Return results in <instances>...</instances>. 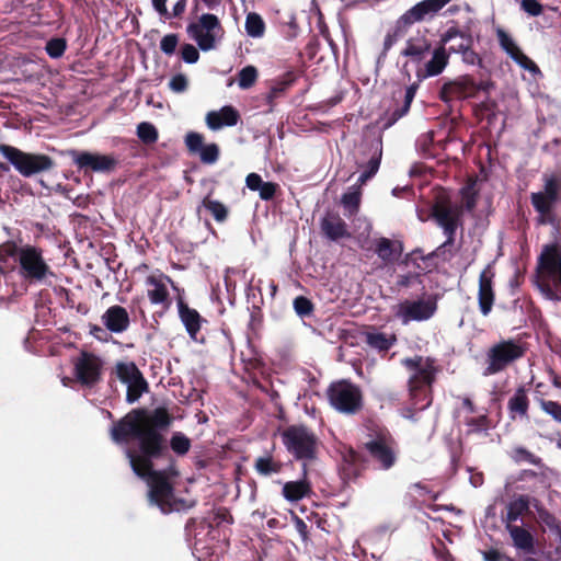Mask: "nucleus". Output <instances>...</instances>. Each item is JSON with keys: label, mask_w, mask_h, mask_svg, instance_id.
<instances>
[{"label": "nucleus", "mask_w": 561, "mask_h": 561, "mask_svg": "<svg viewBox=\"0 0 561 561\" xmlns=\"http://www.w3.org/2000/svg\"><path fill=\"white\" fill-rule=\"evenodd\" d=\"M520 7L530 16H538L543 11L542 4L537 0H522Z\"/></svg>", "instance_id": "obj_64"}, {"label": "nucleus", "mask_w": 561, "mask_h": 561, "mask_svg": "<svg viewBox=\"0 0 561 561\" xmlns=\"http://www.w3.org/2000/svg\"><path fill=\"white\" fill-rule=\"evenodd\" d=\"M257 77L259 72L254 66H245L238 73V84L243 90L250 89L255 84Z\"/></svg>", "instance_id": "obj_47"}, {"label": "nucleus", "mask_w": 561, "mask_h": 561, "mask_svg": "<svg viewBox=\"0 0 561 561\" xmlns=\"http://www.w3.org/2000/svg\"><path fill=\"white\" fill-rule=\"evenodd\" d=\"M431 53V59L416 70L419 81L440 75L448 65L450 51L440 42L439 46L435 47Z\"/></svg>", "instance_id": "obj_23"}, {"label": "nucleus", "mask_w": 561, "mask_h": 561, "mask_svg": "<svg viewBox=\"0 0 561 561\" xmlns=\"http://www.w3.org/2000/svg\"><path fill=\"white\" fill-rule=\"evenodd\" d=\"M296 80L297 75L293 70H289L283 76L271 81L270 91L265 98V102L268 105V112H273L276 105V100L284 98Z\"/></svg>", "instance_id": "obj_27"}, {"label": "nucleus", "mask_w": 561, "mask_h": 561, "mask_svg": "<svg viewBox=\"0 0 561 561\" xmlns=\"http://www.w3.org/2000/svg\"><path fill=\"white\" fill-rule=\"evenodd\" d=\"M172 423V416L165 408L153 411L134 409L116 422L111 428V437L117 443L135 440L126 450L133 471L149 485L150 502L163 513L173 507V485L169 476H176L175 459L169 453L164 432Z\"/></svg>", "instance_id": "obj_1"}, {"label": "nucleus", "mask_w": 561, "mask_h": 561, "mask_svg": "<svg viewBox=\"0 0 561 561\" xmlns=\"http://www.w3.org/2000/svg\"><path fill=\"white\" fill-rule=\"evenodd\" d=\"M502 522L506 526L520 522L522 526H556V518L542 505V503L530 494H513L501 513Z\"/></svg>", "instance_id": "obj_2"}, {"label": "nucleus", "mask_w": 561, "mask_h": 561, "mask_svg": "<svg viewBox=\"0 0 561 561\" xmlns=\"http://www.w3.org/2000/svg\"><path fill=\"white\" fill-rule=\"evenodd\" d=\"M179 316L184 324L186 332L190 337L195 342H204V339H198L202 322H206L205 319L198 313L196 309L188 307L183 300H179Z\"/></svg>", "instance_id": "obj_28"}, {"label": "nucleus", "mask_w": 561, "mask_h": 561, "mask_svg": "<svg viewBox=\"0 0 561 561\" xmlns=\"http://www.w3.org/2000/svg\"><path fill=\"white\" fill-rule=\"evenodd\" d=\"M403 252V243L399 240H390L381 237L376 240L375 253L386 264L397 262Z\"/></svg>", "instance_id": "obj_30"}, {"label": "nucleus", "mask_w": 561, "mask_h": 561, "mask_svg": "<svg viewBox=\"0 0 561 561\" xmlns=\"http://www.w3.org/2000/svg\"><path fill=\"white\" fill-rule=\"evenodd\" d=\"M279 185L274 182H263L259 192L260 198L263 201H271L275 197L276 192L278 191Z\"/></svg>", "instance_id": "obj_62"}, {"label": "nucleus", "mask_w": 561, "mask_h": 561, "mask_svg": "<svg viewBox=\"0 0 561 561\" xmlns=\"http://www.w3.org/2000/svg\"><path fill=\"white\" fill-rule=\"evenodd\" d=\"M529 399L524 386L518 387L507 402L508 414L512 420L528 417Z\"/></svg>", "instance_id": "obj_32"}, {"label": "nucleus", "mask_w": 561, "mask_h": 561, "mask_svg": "<svg viewBox=\"0 0 561 561\" xmlns=\"http://www.w3.org/2000/svg\"><path fill=\"white\" fill-rule=\"evenodd\" d=\"M154 11L167 20L182 18L187 0H151Z\"/></svg>", "instance_id": "obj_33"}, {"label": "nucleus", "mask_w": 561, "mask_h": 561, "mask_svg": "<svg viewBox=\"0 0 561 561\" xmlns=\"http://www.w3.org/2000/svg\"><path fill=\"white\" fill-rule=\"evenodd\" d=\"M191 439L182 432H175L168 442V448L178 456H185L191 449Z\"/></svg>", "instance_id": "obj_45"}, {"label": "nucleus", "mask_w": 561, "mask_h": 561, "mask_svg": "<svg viewBox=\"0 0 561 561\" xmlns=\"http://www.w3.org/2000/svg\"><path fill=\"white\" fill-rule=\"evenodd\" d=\"M0 153L24 178H32L55 168L54 159L45 153L26 152L14 146L1 144Z\"/></svg>", "instance_id": "obj_7"}, {"label": "nucleus", "mask_w": 561, "mask_h": 561, "mask_svg": "<svg viewBox=\"0 0 561 561\" xmlns=\"http://www.w3.org/2000/svg\"><path fill=\"white\" fill-rule=\"evenodd\" d=\"M239 119V112L230 105H226L219 111H210L206 115V124L213 130H218L224 126H236Z\"/></svg>", "instance_id": "obj_29"}, {"label": "nucleus", "mask_w": 561, "mask_h": 561, "mask_svg": "<svg viewBox=\"0 0 561 561\" xmlns=\"http://www.w3.org/2000/svg\"><path fill=\"white\" fill-rule=\"evenodd\" d=\"M432 218L443 229L446 240L426 256L428 260L439 257L446 248L455 244L456 231L462 225V206L453 204L447 196L438 197L432 206Z\"/></svg>", "instance_id": "obj_4"}, {"label": "nucleus", "mask_w": 561, "mask_h": 561, "mask_svg": "<svg viewBox=\"0 0 561 561\" xmlns=\"http://www.w3.org/2000/svg\"><path fill=\"white\" fill-rule=\"evenodd\" d=\"M466 41V46H449V51L461 54V59L467 65H481L482 58L472 48L473 38H467Z\"/></svg>", "instance_id": "obj_43"}, {"label": "nucleus", "mask_w": 561, "mask_h": 561, "mask_svg": "<svg viewBox=\"0 0 561 561\" xmlns=\"http://www.w3.org/2000/svg\"><path fill=\"white\" fill-rule=\"evenodd\" d=\"M181 58L186 64H195L199 59L198 49L192 44H183L181 47Z\"/></svg>", "instance_id": "obj_61"}, {"label": "nucleus", "mask_w": 561, "mask_h": 561, "mask_svg": "<svg viewBox=\"0 0 561 561\" xmlns=\"http://www.w3.org/2000/svg\"><path fill=\"white\" fill-rule=\"evenodd\" d=\"M408 390L411 407L407 409L408 414H404V416L412 417L415 412L423 411L432 404V388L419 386L415 393L411 391V388H408Z\"/></svg>", "instance_id": "obj_35"}, {"label": "nucleus", "mask_w": 561, "mask_h": 561, "mask_svg": "<svg viewBox=\"0 0 561 561\" xmlns=\"http://www.w3.org/2000/svg\"><path fill=\"white\" fill-rule=\"evenodd\" d=\"M369 456L379 463L383 470L390 469L396 462V455L388 444V433L380 431L375 438L364 444Z\"/></svg>", "instance_id": "obj_20"}, {"label": "nucleus", "mask_w": 561, "mask_h": 561, "mask_svg": "<svg viewBox=\"0 0 561 561\" xmlns=\"http://www.w3.org/2000/svg\"><path fill=\"white\" fill-rule=\"evenodd\" d=\"M112 375L127 385L126 401L128 403L138 401L149 389L147 380L134 362H117Z\"/></svg>", "instance_id": "obj_13"}, {"label": "nucleus", "mask_w": 561, "mask_h": 561, "mask_svg": "<svg viewBox=\"0 0 561 561\" xmlns=\"http://www.w3.org/2000/svg\"><path fill=\"white\" fill-rule=\"evenodd\" d=\"M494 272L486 266L479 276L478 302L483 316H488L493 307L495 294L493 290Z\"/></svg>", "instance_id": "obj_24"}, {"label": "nucleus", "mask_w": 561, "mask_h": 561, "mask_svg": "<svg viewBox=\"0 0 561 561\" xmlns=\"http://www.w3.org/2000/svg\"><path fill=\"white\" fill-rule=\"evenodd\" d=\"M364 337L365 343L379 353H387L397 342L396 335L383 332H365Z\"/></svg>", "instance_id": "obj_39"}, {"label": "nucleus", "mask_w": 561, "mask_h": 561, "mask_svg": "<svg viewBox=\"0 0 561 561\" xmlns=\"http://www.w3.org/2000/svg\"><path fill=\"white\" fill-rule=\"evenodd\" d=\"M538 268L542 277L548 280L540 285L541 291L551 300H561L554 287H561V248L558 244H548L538 257Z\"/></svg>", "instance_id": "obj_10"}, {"label": "nucleus", "mask_w": 561, "mask_h": 561, "mask_svg": "<svg viewBox=\"0 0 561 561\" xmlns=\"http://www.w3.org/2000/svg\"><path fill=\"white\" fill-rule=\"evenodd\" d=\"M496 38L500 47L523 69L533 75L540 73L537 64L525 55L513 37L503 28H496Z\"/></svg>", "instance_id": "obj_21"}, {"label": "nucleus", "mask_w": 561, "mask_h": 561, "mask_svg": "<svg viewBox=\"0 0 561 561\" xmlns=\"http://www.w3.org/2000/svg\"><path fill=\"white\" fill-rule=\"evenodd\" d=\"M451 0H422L400 15L385 36L380 57H386L391 47L403 38L416 23L430 22Z\"/></svg>", "instance_id": "obj_3"}, {"label": "nucleus", "mask_w": 561, "mask_h": 561, "mask_svg": "<svg viewBox=\"0 0 561 561\" xmlns=\"http://www.w3.org/2000/svg\"><path fill=\"white\" fill-rule=\"evenodd\" d=\"M368 157L366 162H358V168L363 169L362 174L358 178L359 185L365 184L368 180H370L378 172L381 158H382V142L381 140L371 141L367 151L364 152Z\"/></svg>", "instance_id": "obj_25"}, {"label": "nucleus", "mask_w": 561, "mask_h": 561, "mask_svg": "<svg viewBox=\"0 0 561 561\" xmlns=\"http://www.w3.org/2000/svg\"><path fill=\"white\" fill-rule=\"evenodd\" d=\"M103 360L100 356L82 351L73 362V375L84 387L92 388L102 379Z\"/></svg>", "instance_id": "obj_18"}, {"label": "nucleus", "mask_w": 561, "mask_h": 561, "mask_svg": "<svg viewBox=\"0 0 561 561\" xmlns=\"http://www.w3.org/2000/svg\"><path fill=\"white\" fill-rule=\"evenodd\" d=\"M302 471H304V479H301L299 481H289L284 484L283 495L286 500L296 502V501L304 499L311 492L310 483L306 479V476H307V465L306 463H304Z\"/></svg>", "instance_id": "obj_34"}, {"label": "nucleus", "mask_w": 561, "mask_h": 561, "mask_svg": "<svg viewBox=\"0 0 561 561\" xmlns=\"http://www.w3.org/2000/svg\"><path fill=\"white\" fill-rule=\"evenodd\" d=\"M101 320L107 331L116 334L127 331L130 325L129 313L119 305L108 307L102 314Z\"/></svg>", "instance_id": "obj_26"}, {"label": "nucleus", "mask_w": 561, "mask_h": 561, "mask_svg": "<svg viewBox=\"0 0 561 561\" xmlns=\"http://www.w3.org/2000/svg\"><path fill=\"white\" fill-rule=\"evenodd\" d=\"M137 136L145 145H152L158 140L159 134L154 125L142 122L137 126Z\"/></svg>", "instance_id": "obj_48"}, {"label": "nucleus", "mask_w": 561, "mask_h": 561, "mask_svg": "<svg viewBox=\"0 0 561 561\" xmlns=\"http://www.w3.org/2000/svg\"><path fill=\"white\" fill-rule=\"evenodd\" d=\"M321 231L331 241L351 238L347 224L339 215H328L321 220Z\"/></svg>", "instance_id": "obj_31"}, {"label": "nucleus", "mask_w": 561, "mask_h": 561, "mask_svg": "<svg viewBox=\"0 0 561 561\" xmlns=\"http://www.w3.org/2000/svg\"><path fill=\"white\" fill-rule=\"evenodd\" d=\"M427 28L417 30L407 41L400 55L408 58L403 64L401 72L405 81H411V73L408 69L409 62L420 66L432 51V41L428 37Z\"/></svg>", "instance_id": "obj_14"}, {"label": "nucleus", "mask_w": 561, "mask_h": 561, "mask_svg": "<svg viewBox=\"0 0 561 561\" xmlns=\"http://www.w3.org/2000/svg\"><path fill=\"white\" fill-rule=\"evenodd\" d=\"M245 32L249 36L259 38L265 33V23L262 16L256 12H250L245 18Z\"/></svg>", "instance_id": "obj_44"}, {"label": "nucleus", "mask_w": 561, "mask_h": 561, "mask_svg": "<svg viewBox=\"0 0 561 561\" xmlns=\"http://www.w3.org/2000/svg\"><path fill=\"white\" fill-rule=\"evenodd\" d=\"M67 48V42L62 37L50 38L46 43L45 50L50 58H60Z\"/></svg>", "instance_id": "obj_49"}, {"label": "nucleus", "mask_w": 561, "mask_h": 561, "mask_svg": "<svg viewBox=\"0 0 561 561\" xmlns=\"http://www.w3.org/2000/svg\"><path fill=\"white\" fill-rule=\"evenodd\" d=\"M436 310L437 298L435 295H428L425 299L403 300L398 305L396 317L403 324H408L411 321L422 322L430 320Z\"/></svg>", "instance_id": "obj_17"}, {"label": "nucleus", "mask_w": 561, "mask_h": 561, "mask_svg": "<svg viewBox=\"0 0 561 561\" xmlns=\"http://www.w3.org/2000/svg\"><path fill=\"white\" fill-rule=\"evenodd\" d=\"M283 444L298 460L311 461L317 458L318 438L305 425H290L282 433Z\"/></svg>", "instance_id": "obj_9"}, {"label": "nucleus", "mask_w": 561, "mask_h": 561, "mask_svg": "<svg viewBox=\"0 0 561 561\" xmlns=\"http://www.w3.org/2000/svg\"><path fill=\"white\" fill-rule=\"evenodd\" d=\"M493 88L494 83L490 80L478 82L472 76L465 75L444 83L439 90V99L443 102H450L453 100L477 99L480 93H483L486 100L481 102L480 106L485 111H490L491 103L488 100L490 90Z\"/></svg>", "instance_id": "obj_6"}, {"label": "nucleus", "mask_w": 561, "mask_h": 561, "mask_svg": "<svg viewBox=\"0 0 561 561\" xmlns=\"http://www.w3.org/2000/svg\"><path fill=\"white\" fill-rule=\"evenodd\" d=\"M419 80L416 82L411 83L404 93V102L402 106L394 108L387 117V122L385 127L388 128L397 123L401 117H403L410 110L411 103L415 96V93L419 89Z\"/></svg>", "instance_id": "obj_38"}, {"label": "nucleus", "mask_w": 561, "mask_h": 561, "mask_svg": "<svg viewBox=\"0 0 561 561\" xmlns=\"http://www.w3.org/2000/svg\"><path fill=\"white\" fill-rule=\"evenodd\" d=\"M213 191H210L202 201V206L213 216L217 222H225L229 216L228 207L211 198Z\"/></svg>", "instance_id": "obj_40"}, {"label": "nucleus", "mask_w": 561, "mask_h": 561, "mask_svg": "<svg viewBox=\"0 0 561 561\" xmlns=\"http://www.w3.org/2000/svg\"><path fill=\"white\" fill-rule=\"evenodd\" d=\"M294 309H295V312L300 317V318H306V317H310L313 311H314V305L312 304V301L305 297V296H298L294 299Z\"/></svg>", "instance_id": "obj_50"}, {"label": "nucleus", "mask_w": 561, "mask_h": 561, "mask_svg": "<svg viewBox=\"0 0 561 561\" xmlns=\"http://www.w3.org/2000/svg\"><path fill=\"white\" fill-rule=\"evenodd\" d=\"M513 541V546L524 554H535V538L527 528H507Z\"/></svg>", "instance_id": "obj_36"}, {"label": "nucleus", "mask_w": 561, "mask_h": 561, "mask_svg": "<svg viewBox=\"0 0 561 561\" xmlns=\"http://www.w3.org/2000/svg\"><path fill=\"white\" fill-rule=\"evenodd\" d=\"M169 87L173 92H184L188 87L187 78L183 73H178L171 78Z\"/></svg>", "instance_id": "obj_63"}, {"label": "nucleus", "mask_w": 561, "mask_h": 561, "mask_svg": "<svg viewBox=\"0 0 561 561\" xmlns=\"http://www.w3.org/2000/svg\"><path fill=\"white\" fill-rule=\"evenodd\" d=\"M20 250L21 247H19L15 242H4L0 245V261L5 262L9 257H15V261H18Z\"/></svg>", "instance_id": "obj_59"}, {"label": "nucleus", "mask_w": 561, "mask_h": 561, "mask_svg": "<svg viewBox=\"0 0 561 561\" xmlns=\"http://www.w3.org/2000/svg\"><path fill=\"white\" fill-rule=\"evenodd\" d=\"M457 38L458 41L456 43H453L450 46H466V39L473 37L469 30H461L457 26H450L440 35L439 41L444 45V47H446V44L451 43Z\"/></svg>", "instance_id": "obj_42"}, {"label": "nucleus", "mask_w": 561, "mask_h": 561, "mask_svg": "<svg viewBox=\"0 0 561 561\" xmlns=\"http://www.w3.org/2000/svg\"><path fill=\"white\" fill-rule=\"evenodd\" d=\"M18 273L30 284L43 283L53 275L50 266L38 247L25 244L21 247L18 257Z\"/></svg>", "instance_id": "obj_12"}, {"label": "nucleus", "mask_w": 561, "mask_h": 561, "mask_svg": "<svg viewBox=\"0 0 561 561\" xmlns=\"http://www.w3.org/2000/svg\"><path fill=\"white\" fill-rule=\"evenodd\" d=\"M526 348L519 341L507 339L492 344L485 352L483 376H493L506 370L524 357Z\"/></svg>", "instance_id": "obj_8"}, {"label": "nucleus", "mask_w": 561, "mask_h": 561, "mask_svg": "<svg viewBox=\"0 0 561 561\" xmlns=\"http://www.w3.org/2000/svg\"><path fill=\"white\" fill-rule=\"evenodd\" d=\"M465 425L468 427L467 435L480 434L490 428V419L488 414H481L477 417L467 416L463 419Z\"/></svg>", "instance_id": "obj_46"}, {"label": "nucleus", "mask_w": 561, "mask_h": 561, "mask_svg": "<svg viewBox=\"0 0 561 561\" xmlns=\"http://www.w3.org/2000/svg\"><path fill=\"white\" fill-rule=\"evenodd\" d=\"M67 154L72 159L78 170L84 173L93 172H112L116 169L118 161L110 154L91 153L89 151H79L71 149Z\"/></svg>", "instance_id": "obj_19"}, {"label": "nucleus", "mask_w": 561, "mask_h": 561, "mask_svg": "<svg viewBox=\"0 0 561 561\" xmlns=\"http://www.w3.org/2000/svg\"><path fill=\"white\" fill-rule=\"evenodd\" d=\"M327 397L332 408L346 415H355L364 407L362 389L348 380L332 382Z\"/></svg>", "instance_id": "obj_11"}, {"label": "nucleus", "mask_w": 561, "mask_h": 561, "mask_svg": "<svg viewBox=\"0 0 561 561\" xmlns=\"http://www.w3.org/2000/svg\"><path fill=\"white\" fill-rule=\"evenodd\" d=\"M402 365L409 370H413V374L408 380V388H411L412 392L415 393L419 386L433 387L438 373V367L434 358L415 355L414 357L402 359Z\"/></svg>", "instance_id": "obj_15"}, {"label": "nucleus", "mask_w": 561, "mask_h": 561, "mask_svg": "<svg viewBox=\"0 0 561 561\" xmlns=\"http://www.w3.org/2000/svg\"><path fill=\"white\" fill-rule=\"evenodd\" d=\"M341 477L344 481L358 478L367 467V459L364 455L352 447L345 448L342 453Z\"/></svg>", "instance_id": "obj_22"}, {"label": "nucleus", "mask_w": 561, "mask_h": 561, "mask_svg": "<svg viewBox=\"0 0 561 561\" xmlns=\"http://www.w3.org/2000/svg\"><path fill=\"white\" fill-rule=\"evenodd\" d=\"M179 44V35L175 33H170L164 35L160 41V49L167 56H172Z\"/></svg>", "instance_id": "obj_55"}, {"label": "nucleus", "mask_w": 561, "mask_h": 561, "mask_svg": "<svg viewBox=\"0 0 561 561\" xmlns=\"http://www.w3.org/2000/svg\"><path fill=\"white\" fill-rule=\"evenodd\" d=\"M254 469L260 476L270 477L279 473L283 469V463L279 460H275L273 456L266 455L255 459Z\"/></svg>", "instance_id": "obj_41"}, {"label": "nucleus", "mask_w": 561, "mask_h": 561, "mask_svg": "<svg viewBox=\"0 0 561 561\" xmlns=\"http://www.w3.org/2000/svg\"><path fill=\"white\" fill-rule=\"evenodd\" d=\"M537 401L543 412L549 414L556 422L561 423V403L545 399H538Z\"/></svg>", "instance_id": "obj_52"}, {"label": "nucleus", "mask_w": 561, "mask_h": 561, "mask_svg": "<svg viewBox=\"0 0 561 561\" xmlns=\"http://www.w3.org/2000/svg\"><path fill=\"white\" fill-rule=\"evenodd\" d=\"M147 285L152 286L148 289V298L152 305H162L168 308L171 304L170 294L165 284L156 276H148L146 279Z\"/></svg>", "instance_id": "obj_37"}, {"label": "nucleus", "mask_w": 561, "mask_h": 561, "mask_svg": "<svg viewBox=\"0 0 561 561\" xmlns=\"http://www.w3.org/2000/svg\"><path fill=\"white\" fill-rule=\"evenodd\" d=\"M186 31L203 51L214 49L216 47V32H224L219 19L211 13L202 14L198 22L187 25Z\"/></svg>", "instance_id": "obj_16"}, {"label": "nucleus", "mask_w": 561, "mask_h": 561, "mask_svg": "<svg viewBox=\"0 0 561 561\" xmlns=\"http://www.w3.org/2000/svg\"><path fill=\"white\" fill-rule=\"evenodd\" d=\"M432 548L436 561H455V558L446 548L442 539L437 538L435 542H432Z\"/></svg>", "instance_id": "obj_58"}, {"label": "nucleus", "mask_w": 561, "mask_h": 561, "mask_svg": "<svg viewBox=\"0 0 561 561\" xmlns=\"http://www.w3.org/2000/svg\"><path fill=\"white\" fill-rule=\"evenodd\" d=\"M512 458L516 462L527 461L533 465H539L541 462V459L539 457L535 456L533 453H530L524 447H516L513 450Z\"/></svg>", "instance_id": "obj_56"}, {"label": "nucleus", "mask_w": 561, "mask_h": 561, "mask_svg": "<svg viewBox=\"0 0 561 561\" xmlns=\"http://www.w3.org/2000/svg\"><path fill=\"white\" fill-rule=\"evenodd\" d=\"M199 159L205 164H213L217 162L220 154L219 146L215 142L204 145V147L201 149Z\"/></svg>", "instance_id": "obj_51"}, {"label": "nucleus", "mask_w": 561, "mask_h": 561, "mask_svg": "<svg viewBox=\"0 0 561 561\" xmlns=\"http://www.w3.org/2000/svg\"><path fill=\"white\" fill-rule=\"evenodd\" d=\"M397 286L400 288H409L413 284H422V276L420 273H408L398 275L397 277Z\"/></svg>", "instance_id": "obj_60"}, {"label": "nucleus", "mask_w": 561, "mask_h": 561, "mask_svg": "<svg viewBox=\"0 0 561 561\" xmlns=\"http://www.w3.org/2000/svg\"><path fill=\"white\" fill-rule=\"evenodd\" d=\"M543 190L530 194V203L538 214L537 221L539 225H554L557 215L554 207L561 195V170L542 178Z\"/></svg>", "instance_id": "obj_5"}, {"label": "nucleus", "mask_w": 561, "mask_h": 561, "mask_svg": "<svg viewBox=\"0 0 561 561\" xmlns=\"http://www.w3.org/2000/svg\"><path fill=\"white\" fill-rule=\"evenodd\" d=\"M463 205L462 209H467L468 211H471L476 208L477 205V192L473 188V184H468L463 186L460 191Z\"/></svg>", "instance_id": "obj_54"}, {"label": "nucleus", "mask_w": 561, "mask_h": 561, "mask_svg": "<svg viewBox=\"0 0 561 561\" xmlns=\"http://www.w3.org/2000/svg\"><path fill=\"white\" fill-rule=\"evenodd\" d=\"M185 145L190 152L197 153L204 147V136L199 133L190 131L185 136Z\"/></svg>", "instance_id": "obj_57"}, {"label": "nucleus", "mask_w": 561, "mask_h": 561, "mask_svg": "<svg viewBox=\"0 0 561 561\" xmlns=\"http://www.w3.org/2000/svg\"><path fill=\"white\" fill-rule=\"evenodd\" d=\"M360 190L357 188L353 192H347L342 196V204L348 209L350 214L353 215L358 211L360 204Z\"/></svg>", "instance_id": "obj_53"}]
</instances>
